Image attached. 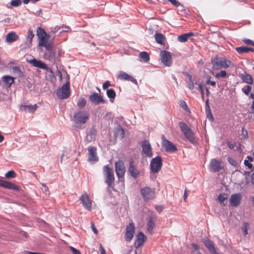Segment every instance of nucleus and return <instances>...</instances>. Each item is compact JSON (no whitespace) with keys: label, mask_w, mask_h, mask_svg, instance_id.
I'll return each instance as SVG.
<instances>
[{"label":"nucleus","mask_w":254,"mask_h":254,"mask_svg":"<svg viewBox=\"0 0 254 254\" xmlns=\"http://www.w3.org/2000/svg\"><path fill=\"white\" fill-rule=\"evenodd\" d=\"M69 249L71 250L73 254H81L79 251L78 250L75 249L74 248L72 247H70Z\"/></svg>","instance_id":"5fc2aeb1"},{"label":"nucleus","mask_w":254,"mask_h":254,"mask_svg":"<svg viewBox=\"0 0 254 254\" xmlns=\"http://www.w3.org/2000/svg\"><path fill=\"white\" fill-rule=\"evenodd\" d=\"M155 39L157 43L164 45V41L165 40L166 38L165 36L161 33H156L154 35Z\"/></svg>","instance_id":"c756f323"},{"label":"nucleus","mask_w":254,"mask_h":254,"mask_svg":"<svg viewBox=\"0 0 254 254\" xmlns=\"http://www.w3.org/2000/svg\"><path fill=\"white\" fill-rule=\"evenodd\" d=\"M155 189L149 187H145L140 189V193L145 201L153 199L155 196Z\"/></svg>","instance_id":"0eeeda50"},{"label":"nucleus","mask_w":254,"mask_h":254,"mask_svg":"<svg viewBox=\"0 0 254 254\" xmlns=\"http://www.w3.org/2000/svg\"><path fill=\"white\" fill-rule=\"evenodd\" d=\"M244 164L245 166H248L250 169L253 167V165L249 162L248 160H245L244 161Z\"/></svg>","instance_id":"bf43d9fd"},{"label":"nucleus","mask_w":254,"mask_h":254,"mask_svg":"<svg viewBox=\"0 0 254 254\" xmlns=\"http://www.w3.org/2000/svg\"><path fill=\"white\" fill-rule=\"evenodd\" d=\"M228 162L232 166H237L238 165V163L236 161H235L233 158L232 157H229L227 158Z\"/></svg>","instance_id":"09e8293b"},{"label":"nucleus","mask_w":254,"mask_h":254,"mask_svg":"<svg viewBox=\"0 0 254 254\" xmlns=\"http://www.w3.org/2000/svg\"><path fill=\"white\" fill-rule=\"evenodd\" d=\"M162 145L167 152H173L177 151V148L172 142L162 137Z\"/></svg>","instance_id":"9b49d317"},{"label":"nucleus","mask_w":254,"mask_h":254,"mask_svg":"<svg viewBox=\"0 0 254 254\" xmlns=\"http://www.w3.org/2000/svg\"><path fill=\"white\" fill-rule=\"evenodd\" d=\"M91 228H92V231L95 233V234H97L98 233V230H97V229L96 228L94 223H91Z\"/></svg>","instance_id":"e2e57ef3"},{"label":"nucleus","mask_w":254,"mask_h":254,"mask_svg":"<svg viewBox=\"0 0 254 254\" xmlns=\"http://www.w3.org/2000/svg\"><path fill=\"white\" fill-rule=\"evenodd\" d=\"M88 160L89 161H97L98 158L97 155V148L95 147L90 146L88 148Z\"/></svg>","instance_id":"a211bd4d"},{"label":"nucleus","mask_w":254,"mask_h":254,"mask_svg":"<svg viewBox=\"0 0 254 254\" xmlns=\"http://www.w3.org/2000/svg\"><path fill=\"white\" fill-rule=\"evenodd\" d=\"M193 35L192 32L185 33L178 37V40L181 42H186L188 38Z\"/></svg>","instance_id":"2f4dec72"},{"label":"nucleus","mask_w":254,"mask_h":254,"mask_svg":"<svg viewBox=\"0 0 254 254\" xmlns=\"http://www.w3.org/2000/svg\"><path fill=\"white\" fill-rule=\"evenodd\" d=\"M161 62L166 66H170L172 64L171 53L167 51H162L160 52Z\"/></svg>","instance_id":"1a4fd4ad"},{"label":"nucleus","mask_w":254,"mask_h":254,"mask_svg":"<svg viewBox=\"0 0 254 254\" xmlns=\"http://www.w3.org/2000/svg\"><path fill=\"white\" fill-rule=\"evenodd\" d=\"M107 95L110 98V101L113 103L116 97V94L113 89H109L107 90Z\"/></svg>","instance_id":"473e14b6"},{"label":"nucleus","mask_w":254,"mask_h":254,"mask_svg":"<svg viewBox=\"0 0 254 254\" xmlns=\"http://www.w3.org/2000/svg\"><path fill=\"white\" fill-rule=\"evenodd\" d=\"M37 105L35 104L32 105H21L20 106V109L24 111L25 112H28L29 113H34L37 109Z\"/></svg>","instance_id":"bb28decb"},{"label":"nucleus","mask_w":254,"mask_h":254,"mask_svg":"<svg viewBox=\"0 0 254 254\" xmlns=\"http://www.w3.org/2000/svg\"><path fill=\"white\" fill-rule=\"evenodd\" d=\"M19 39V36L15 32H9L5 37V42L8 43H11Z\"/></svg>","instance_id":"393cba45"},{"label":"nucleus","mask_w":254,"mask_h":254,"mask_svg":"<svg viewBox=\"0 0 254 254\" xmlns=\"http://www.w3.org/2000/svg\"><path fill=\"white\" fill-rule=\"evenodd\" d=\"M187 76L189 77V83L188 84V87L189 88V89L192 90L194 88V83L192 79V77L189 74H188Z\"/></svg>","instance_id":"ea45409f"},{"label":"nucleus","mask_w":254,"mask_h":254,"mask_svg":"<svg viewBox=\"0 0 254 254\" xmlns=\"http://www.w3.org/2000/svg\"><path fill=\"white\" fill-rule=\"evenodd\" d=\"M86 103V100L84 98H81L77 102V105L79 108L82 109L85 106Z\"/></svg>","instance_id":"58836bf2"},{"label":"nucleus","mask_w":254,"mask_h":254,"mask_svg":"<svg viewBox=\"0 0 254 254\" xmlns=\"http://www.w3.org/2000/svg\"><path fill=\"white\" fill-rule=\"evenodd\" d=\"M110 86H111L110 82L109 81H106L103 84V89L105 90L107 89Z\"/></svg>","instance_id":"864d4df0"},{"label":"nucleus","mask_w":254,"mask_h":254,"mask_svg":"<svg viewBox=\"0 0 254 254\" xmlns=\"http://www.w3.org/2000/svg\"><path fill=\"white\" fill-rule=\"evenodd\" d=\"M239 77L241 78L243 82L249 84H252L253 83V78L250 74L246 72L240 73L239 74Z\"/></svg>","instance_id":"b1692460"},{"label":"nucleus","mask_w":254,"mask_h":254,"mask_svg":"<svg viewBox=\"0 0 254 254\" xmlns=\"http://www.w3.org/2000/svg\"><path fill=\"white\" fill-rule=\"evenodd\" d=\"M244 43L247 45H252L254 47V42L249 39H244L243 40Z\"/></svg>","instance_id":"3c124183"},{"label":"nucleus","mask_w":254,"mask_h":254,"mask_svg":"<svg viewBox=\"0 0 254 254\" xmlns=\"http://www.w3.org/2000/svg\"><path fill=\"white\" fill-rule=\"evenodd\" d=\"M237 52L240 54H243L244 53H248L247 47L246 46H242L240 47H237L235 49Z\"/></svg>","instance_id":"c9c22d12"},{"label":"nucleus","mask_w":254,"mask_h":254,"mask_svg":"<svg viewBox=\"0 0 254 254\" xmlns=\"http://www.w3.org/2000/svg\"><path fill=\"white\" fill-rule=\"evenodd\" d=\"M79 200L81 201L82 206L85 208L89 211L91 210L92 201L87 193H85L81 195L79 197Z\"/></svg>","instance_id":"ddd939ff"},{"label":"nucleus","mask_w":254,"mask_h":254,"mask_svg":"<svg viewBox=\"0 0 254 254\" xmlns=\"http://www.w3.org/2000/svg\"><path fill=\"white\" fill-rule=\"evenodd\" d=\"M156 216H151L149 217L148 219V222L147 223V231L150 234H152L153 229L155 228V222L156 221Z\"/></svg>","instance_id":"a878e982"},{"label":"nucleus","mask_w":254,"mask_h":254,"mask_svg":"<svg viewBox=\"0 0 254 254\" xmlns=\"http://www.w3.org/2000/svg\"><path fill=\"white\" fill-rule=\"evenodd\" d=\"M42 46L44 47L48 52L46 53L44 56L45 59L50 60L52 57L53 56L54 53H52L53 48V44L50 42L45 43L44 45Z\"/></svg>","instance_id":"6ab92c4d"},{"label":"nucleus","mask_w":254,"mask_h":254,"mask_svg":"<svg viewBox=\"0 0 254 254\" xmlns=\"http://www.w3.org/2000/svg\"><path fill=\"white\" fill-rule=\"evenodd\" d=\"M62 28H64V29L60 31V33H62L63 32H67V31H68V29H69L68 26L61 27L60 26H57L54 27H52L51 28V32L55 34L57 31L60 30Z\"/></svg>","instance_id":"72a5a7b5"},{"label":"nucleus","mask_w":254,"mask_h":254,"mask_svg":"<svg viewBox=\"0 0 254 254\" xmlns=\"http://www.w3.org/2000/svg\"><path fill=\"white\" fill-rule=\"evenodd\" d=\"M117 78L121 80L130 81L135 84H137V81L136 79L131 75L122 71L119 72L117 75Z\"/></svg>","instance_id":"dca6fc26"},{"label":"nucleus","mask_w":254,"mask_h":254,"mask_svg":"<svg viewBox=\"0 0 254 254\" xmlns=\"http://www.w3.org/2000/svg\"><path fill=\"white\" fill-rule=\"evenodd\" d=\"M191 246H192V248H193L195 250H198V246H197L196 244L193 243V244H192Z\"/></svg>","instance_id":"338daca9"},{"label":"nucleus","mask_w":254,"mask_h":254,"mask_svg":"<svg viewBox=\"0 0 254 254\" xmlns=\"http://www.w3.org/2000/svg\"><path fill=\"white\" fill-rule=\"evenodd\" d=\"M73 118L75 123L84 124L88 120L89 115L85 110H81L75 113Z\"/></svg>","instance_id":"39448f33"},{"label":"nucleus","mask_w":254,"mask_h":254,"mask_svg":"<svg viewBox=\"0 0 254 254\" xmlns=\"http://www.w3.org/2000/svg\"><path fill=\"white\" fill-rule=\"evenodd\" d=\"M227 76V72L225 70H221L219 72L217 73L215 75V77L217 78H225Z\"/></svg>","instance_id":"4c0bfd02"},{"label":"nucleus","mask_w":254,"mask_h":254,"mask_svg":"<svg viewBox=\"0 0 254 254\" xmlns=\"http://www.w3.org/2000/svg\"><path fill=\"white\" fill-rule=\"evenodd\" d=\"M103 171L105 176L106 183H107L109 187H112L115 181V177L113 169L110 168L108 165H106L103 167Z\"/></svg>","instance_id":"20e7f679"},{"label":"nucleus","mask_w":254,"mask_h":254,"mask_svg":"<svg viewBox=\"0 0 254 254\" xmlns=\"http://www.w3.org/2000/svg\"><path fill=\"white\" fill-rule=\"evenodd\" d=\"M70 95L69 82L67 81L57 91V96L60 99L68 98Z\"/></svg>","instance_id":"7ed1b4c3"},{"label":"nucleus","mask_w":254,"mask_h":254,"mask_svg":"<svg viewBox=\"0 0 254 254\" xmlns=\"http://www.w3.org/2000/svg\"><path fill=\"white\" fill-rule=\"evenodd\" d=\"M5 177L6 178H14L16 177V174L13 170H10L5 174Z\"/></svg>","instance_id":"a19ab883"},{"label":"nucleus","mask_w":254,"mask_h":254,"mask_svg":"<svg viewBox=\"0 0 254 254\" xmlns=\"http://www.w3.org/2000/svg\"><path fill=\"white\" fill-rule=\"evenodd\" d=\"M232 64L231 61L226 58H217L213 64V68L216 69H227Z\"/></svg>","instance_id":"f03ea898"},{"label":"nucleus","mask_w":254,"mask_h":254,"mask_svg":"<svg viewBox=\"0 0 254 254\" xmlns=\"http://www.w3.org/2000/svg\"><path fill=\"white\" fill-rule=\"evenodd\" d=\"M13 70L15 73H16L19 76L22 75V72L20 70V68L17 66H14L13 67Z\"/></svg>","instance_id":"8fccbe9b"},{"label":"nucleus","mask_w":254,"mask_h":254,"mask_svg":"<svg viewBox=\"0 0 254 254\" xmlns=\"http://www.w3.org/2000/svg\"><path fill=\"white\" fill-rule=\"evenodd\" d=\"M37 35L38 37L40 38L42 37H47V34L44 29L41 27H39L37 29Z\"/></svg>","instance_id":"e433bc0d"},{"label":"nucleus","mask_w":254,"mask_h":254,"mask_svg":"<svg viewBox=\"0 0 254 254\" xmlns=\"http://www.w3.org/2000/svg\"><path fill=\"white\" fill-rule=\"evenodd\" d=\"M241 200V195L240 193L232 194L230 198V203L233 206L237 207L240 203Z\"/></svg>","instance_id":"4be33fe9"},{"label":"nucleus","mask_w":254,"mask_h":254,"mask_svg":"<svg viewBox=\"0 0 254 254\" xmlns=\"http://www.w3.org/2000/svg\"><path fill=\"white\" fill-rule=\"evenodd\" d=\"M139 60L141 62L148 63L150 60L149 55L147 52H142L138 56Z\"/></svg>","instance_id":"c85d7f7f"},{"label":"nucleus","mask_w":254,"mask_h":254,"mask_svg":"<svg viewBox=\"0 0 254 254\" xmlns=\"http://www.w3.org/2000/svg\"><path fill=\"white\" fill-rule=\"evenodd\" d=\"M252 184L254 185V172L251 175Z\"/></svg>","instance_id":"774afa93"},{"label":"nucleus","mask_w":254,"mask_h":254,"mask_svg":"<svg viewBox=\"0 0 254 254\" xmlns=\"http://www.w3.org/2000/svg\"><path fill=\"white\" fill-rule=\"evenodd\" d=\"M249 228V224L248 222H244L241 227V229L243 232L244 235L246 236L248 234V230Z\"/></svg>","instance_id":"f704fd0d"},{"label":"nucleus","mask_w":254,"mask_h":254,"mask_svg":"<svg viewBox=\"0 0 254 254\" xmlns=\"http://www.w3.org/2000/svg\"><path fill=\"white\" fill-rule=\"evenodd\" d=\"M163 165L162 157L160 156L153 158L150 164V169L151 172L157 173L161 169Z\"/></svg>","instance_id":"423d86ee"},{"label":"nucleus","mask_w":254,"mask_h":254,"mask_svg":"<svg viewBox=\"0 0 254 254\" xmlns=\"http://www.w3.org/2000/svg\"><path fill=\"white\" fill-rule=\"evenodd\" d=\"M180 105L182 107V108H183L186 111H189V110L187 104H186V103L184 101H182L181 102Z\"/></svg>","instance_id":"603ef678"},{"label":"nucleus","mask_w":254,"mask_h":254,"mask_svg":"<svg viewBox=\"0 0 254 254\" xmlns=\"http://www.w3.org/2000/svg\"><path fill=\"white\" fill-rule=\"evenodd\" d=\"M242 133L244 136L245 138H248V132L246 129L243 128L242 130Z\"/></svg>","instance_id":"680f3d73"},{"label":"nucleus","mask_w":254,"mask_h":254,"mask_svg":"<svg viewBox=\"0 0 254 254\" xmlns=\"http://www.w3.org/2000/svg\"><path fill=\"white\" fill-rule=\"evenodd\" d=\"M142 153L146 157L151 158L153 155L151 146L148 141L145 140L142 142Z\"/></svg>","instance_id":"4468645a"},{"label":"nucleus","mask_w":254,"mask_h":254,"mask_svg":"<svg viewBox=\"0 0 254 254\" xmlns=\"http://www.w3.org/2000/svg\"><path fill=\"white\" fill-rule=\"evenodd\" d=\"M22 3L21 0H12L10 4L13 7H17L20 5Z\"/></svg>","instance_id":"37998d69"},{"label":"nucleus","mask_w":254,"mask_h":254,"mask_svg":"<svg viewBox=\"0 0 254 254\" xmlns=\"http://www.w3.org/2000/svg\"><path fill=\"white\" fill-rule=\"evenodd\" d=\"M128 171L130 175L134 178H136L140 175V172L136 166L134 165L133 161H131L129 163Z\"/></svg>","instance_id":"aec40b11"},{"label":"nucleus","mask_w":254,"mask_h":254,"mask_svg":"<svg viewBox=\"0 0 254 254\" xmlns=\"http://www.w3.org/2000/svg\"><path fill=\"white\" fill-rule=\"evenodd\" d=\"M99 249L101 252V254H106V252L105 249L103 248L102 245L100 244Z\"/></svg>","instance_id":"052dcab7"},{"label":"nucleus","mask_w":254,"mask_h":254,"mask_svg":"<svg viewBox=\"0 0 254 254\" xmlns=\"http://www.w3.org/2000/svg\"><path fill=\"white\" fill-rule=\"evenodd\" d=\"M91 102L96 105L100 103H105L106 101L103 98V97L98 93H93L89 97Z\"/></svg>","instance_id":"2eb2a0df"},{"label":"nucleus","mask_w":254,"mask_h":254,"mask_svg":"<svg viewBox=\"0 0 254 254\" xmlns=\"http://www.w3.org/2000/svg\"><path fill=\"white\" fill-rule=\"evenodd\" d=\"M175 6L178 7L180 5V3L177 0H168Z\"/></svg>","instance_id":"4d7b16f0"},{"label":"nucleus","mask_w":254,"mask_h":254,"mask_svg":"<svg viewBox=\"0 0 254 254\" xmlns=\"http://www.w3.org/2000/svg\"><path fill=\"white\" fill-rule=\"evenodd\" d=\"M34 35L31 29H29L27 32V38L29 40L30 43H31Z\"/></svg>","instance_id":"49530a36"},{"label":"nucleus","mask_w":254,"mask_h":254,"mask_svg":"<svg viewBox=\"0 0 254 254\" xmlns=\"http://www.w3.org/2000/svg\"><path fill=\"white\" fill-rule=\"evenodd\" d=\"M116 173L118 177L120 179L124 177L126 172L125 163L121 160H118L115 163Z\"/></svg>","instance_id":"9d476101"},{"label":"nucleus","mask_w":254,"mask_h":254,"mask_svg":"<svg viewBox=\"0 0 254 254\" xmlns=\"http://www.w3.org/2000/svg\"><path fill=\"white\" fill-rule=\"evenodd\" d=\"M187 192H188V190L186 188L185 190H184V200L185 201H187V197H188V193H187Z\"/></svg>","instance_id":"0e129e2a"},{"label":"nucleus","mask_w":254,"mask_h":254,"mask_svg":"<svg viewBox=\"0 0 254 254\" xmlns=\"http://www.w3.org/2000/svg\"><path fill=\"white\" fill-rule=\"evenodd\" d=\"M209 169L211 172L216 173L223 169L224 166L222 161L214 158L210 160Z\"/></svg>","instance_id":"6e6552de"},{"label":"nucleus","mask_w":254,"mask_h":254,"mask_svg":"<svg viewBox=\"0 0 254 254\" xmlns=\"http://www.w3.org/2000/svg\"><path fill=\"white\" fill-rule=\"evenodd\" d=\"M197 89L200 92L201 98H202V100H204V90L203 88L202 85L200 83L198 84Z\"/></svg>","instance_id":"de8ad7c7"},{"label":"nucleus","mask_w":254,"mask_h":254,"mask_svg":"<svg viewBox=\"0 0 254 254\" xmlns=\"http://www.w3.org/2000/svg\"><path fill=\"white\" fill-rule=\"evenodd\" d=\"M29 62L34 67H39L42 69H48L47 65L41 61L34 59L29 61Z\"/></svg>","instance_id":"5701e85b"},{"label":"nucleus","mask_w":254,"mask_h":254,"mask_svg":"<svg viewBox=\"0 0 254 254\" xmlns=\"http://www.w3.org/2000/svg\"><path fill=\"white\" fill-rule=\"evenodd\" d=\"M125 235L126 241L130 242L133 238L135 233V226L133 222H130L127 226Z\"/></svg>","instance_id":"f8f14e48"},{"label":"nucleus","mask_w":254,"mask_h":254,"mask_svg":"<svg viewBox=\"0 0 254 254\" xmlns=\"http://www.w3.org/2000/svg\"><path fill=\"white\" fill-rule=\"evenodd\" d=\"M156 210L159 213H160L163 210V207L162 206H156Z\"/></svg>","instance_id":"69168bd1"},{"label":"nucleus","mask_w":254,"mask_h":254,"mask_svg":"<svg viewBox=\"0 0 254 254\" xmlns=\"http://www.w3.org/2000/svg\"><path fill=\"white\" fill-rule=\"evenodd\" d=\"M206 83L208 85H211L212 86H215L216 85L215 81H211L209 78L207 80Z\"/></svg>","instance_id":"13d9d810"},{"label":"nucleus","mask_w":254,"mask_h":254,"mask_svg":"<svg viewBox=\"0 0 254 254\" xmlns=\"http://www.w3.org/2000/svg\"><path fill=\"white\" fill-rule=\"evenodd\" d=\"M179 125L181 131L183 133L186 139L191 143L195 144L196 141L191 129L184 122H180Z\"/></svg>","instance_id":"f257e3e1"},{"label":"nucleus","mask_w":254,"mask_h":254,"mask_svg":"<svg viewBox=\"0 0 254 254\" xmlns=\"http://www.w3.org/2000/svg\"><path fill=\"white\" fill-rule=\"evenodd\" d=\"M146 240V237L145 235L141 232L138 233L136 236V239L134 243V247L137 249H138L143 245Z\"/></svg>","instance_id":"f3484780"},{"label":"nucleus","mask_w":254,"mask_h":254,"mask_svg":"<svg viewBox=\"0 0 254 254\" xmlns=\"http://www.w3.org/2000/svg\"><path fill=\"white\" fill-rule=\"evenodd\" d=\"M227 144L229 148L231 149H235V147L236 146V143H230V142H227Z\"/></svg>","instance_id":"6e6d98bb"},{"label":"nucleus","mask_w":254,"mask_h":254,"mask_svg":"<svg viewBox=\"0 0 254 254\" xmlns=\"http://www.w3.org/2000/svg\"><path fill=\"white\" fill-rule=\"evenodd\" d=\"M0 187L14 190H18L19 189L18 186L11 182L0 180Z\"/></svg>","instance_id":"412c9836"},{"label":"nucleus","mask_w":254,"mask_h":254,"mask_svg":"<svg viewBox=\"0 0 254 254\" xmlns=\"http://www.w3.org/2000/svg\"><path fill=\"white\" fill-rule=\"evenodd\" d=\"M2 80L5 85L8 87H9L14 82V78L8 75L4 76Z\"/></svg>","instance_id":"7c9ffc66"},{"label":"nucleus","mask_w":254,"mask_h":254,"mask_svg":"<svg viewBox=\"0 0 254 254\" xmlns=\"http://www.w3.org/2000/svg\"><path fill=\"white\" fill-rule=\"evenodd\" d=\"M227 197H228L226 193H223L220 194L219 195L218 199L220 202L223 203L224 200H226V199H227Z\"/></svg>","instance_id":"79ce46f5"},{"label":"nucleus","mask_w":254,"mask_h":254,"mask_svg":"<svg viewBox=\"0 0 254 254\" xmlns=\"http://www.w3.org/2000/svg\"><path fill=\"white\" fill-rule=\"evenodd\" d=\"M251 90L252 87L250 85H247L244 88H242V91L246 95H249Z\"/></svg>","instance_id":"a18cd8bd"},{"label":"nucleus","mask_w":254,"mask_h":254,"mask_svg":"<svg viewBox=\"0 0 254 254\" xmlns=\"http://www.w3.org/2000/svg\"><path fill=\"white\" fill-rule=\"evenodd\" d=\"M39 46H42L43 45H44L45 43L48 42V39L46 38V37H42L39 38Z\"/></svg>","instance_id":"c03bdc74"},{"label":"nucleus","mask_w":254,"mask_h":254,"mask_svg":"<svg viewBox=\"0 0 254 254\" xmlns=\"http://www.w3.org/2000/svg\"><path fill=\"white\" fill-rule=\"evenodd\" d=\"M204 245L209 251L213 254H216V251L213 242L207 240L204 242Z\"/></svg>","instance_id":"cd10ccee"}]
</instances>
